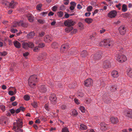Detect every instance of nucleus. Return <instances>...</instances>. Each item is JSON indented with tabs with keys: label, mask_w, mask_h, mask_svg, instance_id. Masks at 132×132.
I'll return each mask as SVG.
<instances>
[{
	"label": "nucleus",
	"mask_w": 132,
	"mask_h": 132,
	"mask_svg": "<svg viewBox=\"0 0 132 132\" xmlns=\"http://www.w3.org/2000/svg\"><path fill=\"white\" fill-rule=\"evenodd\" d=\"M23 122L21 119H19L16 120L13 123V130L15 132H23V130L21 128L22 127Z\"/></svg>",
	"instance_id": "f257e3e1"
},
{
	"label": "nucleus",
	"mask_w": 132,
	"mask_h": 132,
	"mask_svg": "<svg viewBox=\"0 0 132 132\" xmlns=\"http://www.w3.org/2000/svg\"><path fill=\"white\" fill-rule=\"evenodd\" d=\"M38 81L37 77L36 75L31 76L28 79V85L31 88H33L36 85V82Z\"/></svg>",
	"instance_id": "f03ea898"
},
{
	"label": "nucleus",
	"mask_w": 132,
	"mask_h": 132,
	"mask_svg": "<svg viewBox=\"0 0 132 132\" xmlns=\"http://www.w3.org/2000/svg\"><path fill=\"white\" fill-rule=\"evenodd\" d=\"M115 59L117 61L121 63L126 61L127 60V57L125 55L119 53L116 55Z\"/></svg>",
	"instance_id": "7ed1b4c3"
},
{
	"label": "nucleus",
	"mask_w": 132,
	"mask_h": 132,
	"mask_svg": "<svg viewBox=\"0 0 132 132\" xmlns=\"http://www.w3.org/2000/svg\"><path fill=\"white\" fill-rule=\"evenodd\" d=\"M34 46V43L31 42H23L22 43V47L25 49H28L29 48H32Z\"/></svg>",
	"instance_id": "20e7f679"
},
{
	"label": "nucleus",
	"mask_w": 132,
	"mask_h": 132,
	"mask_svg": "<svg viewBox=\"0 0 132 132\" xmlns=\"http://www.w3.org/2000/svg\"><path fill=\"white\" fill-rule=\"evenodd\" d=\"M100 44L101 46L104 45L105 47H108L112 46L111 42L109 39H105L103 41L101 42Z\"/></svg>",
	"instance_id": "39448f33"
},
{
	"label": "nucleus",
	"mask_w": 132,
	"mask_h": 132,
	"mask_svg": "<svg viewBox=\"0 0 132 132\" xmlns=\"http://www.w3.org/2000/svg\"><path fill=\"white\" fill-rule=\"evenodd\" d=\"M76 23L74 21L72 20H67L64 21V24L67 27H71Z\"/></svg>",
	"instance_id": "423d86ee"
},
{
	"label": "nucleus",
	"mask_w": 132,
	"mask_h": 132,
	"mask_svg": "<svg viewBox=\"0 0 132 132\" xmlns=\"http://www.w3.org/2000/svg\"><path fill=\"white\" fill-rule=\"evenodd\" d=\"M49 99L51 103L52 104L54 105L56 104L57 98L55 94H52L50 97Z\"/></svg>",
	"instance_id": "0eeeda50"
},
{
	"label": "nucleus",
	"mask_w": 132,
	"mask_h": 132,
	"mask_svg": "<svg viewBox=\"0 0 132 132\" xmlns=\"http://www.w3.org/2000/svg\"><path fill=\"white\" fill-rule=\"evenodd\" d=\"M124 113L126 116L132 118V110L126 109L124 111Z\"/></svg>",
	"instance_id": "6e6552de"
},
{
	"label": "nucleus",
	"mask_w": 132,
	"mask_h": 132,
	"mask_svg": "<svg viewBox=\"0 0 132 132\" xmlns=\"http://www.w3.org/2000/svg\"><path fill=\"white\" fill-rule=\"evenodd\" d=\"M117 14V12L115 10H113L110 12L108 14L109 17L112 18L116 17Z\"/></svg>",
	"instance_id": "1a4fd4ad"
},
{
	"label": "nucleus",
	"mask_w": 132,
	"mask_h": 132,
	"mask_svg": "<svg viewBox=\"0 0 132 132\" xmlns=\"http://www.w3.org/2000/svg\"><path fill=\"white\" fill-rule=\"evenodd\" d=\"M84 82V85L85 86L87 87L89 86L92 85L93 80L90 78L88 79L85 81Z\"/></svg>",
	"instance_id": "9d476101"
},
{
	"label": "nucleus",
	"mask_w": 132,
	"mask_h": 132,
	"mask_svg": "<svg viewBox=\"0 0 132 132\" xmlns=\"http://www.w3.org/2000/svg\"><path fill=\"white\" fill-rule=\"evenodd\" d=\"M120 33L121 35H123L126 32V30L124 27L122 26L119 28V29Z\"/></svg>",
	"instance_id": "9b49d317"
},
{
	"label": "nucleus",
	"mask_w": 132,
	"mask_h": 132,
	"mask_svg": "<svg viewBox=\"0 0 132 132\" xmlns=\"http://www.w3.org/2000/svg\"><path fill=\"white\" fill-rule=\"evenodd\" d=\"M39 90L41 93L45 92L47 90L46 86L43 85H41L39 88Z\"/></svg>",
	"instance_id": "f8f14e48"
},
{
	"label": "nucleus",
	"mask_w": 132,
	"mask_h": 132,
	"mask_svg": "<svg viewBox=\"0 0 132 132\" xmlns=\"http://www.w3.org/2000/svg\"><path fill=\"white\" fill-rule=\"evenodd\" d=\"M52 40L51 37L48 35L45 36L44 38V41L46 43H49L52 41Z\"/></svg>",
	"instance_id": "ddd939ff"
},
{
	"label": "nucleus",
	"mask_w": 132,
	"mask_h": 132,
	"mask_svg": "<svg viewBox=\"0 0 132 132\" xmlns=\"http://www.w3.org/2000/svg\"><path fill=\"white\" fill-rule=\"evenodd\" d=\"M101 127V129L102 131H105L107 128V125L104 122H102L100 124Z\"/></svg>",
	"instance_id": "4468645a"
},
{
	"label": "nucleus",
	"mask_w": 132,
	"mask_h": 132,
	"mask_svg": "<svg viewBox=\"0 0 132 132\" xmlns=\"http://www.w3.org/2000/svg\"><path fill=\"white\" fill-rule=\"evenodd\" d=\"M17 4L18 3L16 2L12 1L9 3V6L11 8H14L16 6Z\"/></svg>",
	"instance_id": "2eb2a0df"
},
{
	"label": "nucleus",
	"mask_w": 132,
	"mask_h": 132,
	"mask_svg": "<svg viewBox=\"0 0 132 132\" xmlns=\"http://www.w3.org/2000/svg\"><path fill=\"white\" fill-rule=\"evenodd\" d=\"M18 26H22L24 27H27L28 26L27 23H24L22 21H18Z\"/></svg>",
	"instance_id": "dca6fc26"
},
{
	"label": "nucleus",
	"mask_w": 132,
	"mask_h": 132,
	"mask_svg": "<svg viewBox=\"0 0 132 132\" xmlns=\"http://www.w3.org/2000/svg\"><path fill=\"white\" fill-rule=\"evenodd\" d=\"M69 48V46L68 44L63 45H62L60 49L61 51V52H63L64 51L66 50Z\"/></svg>",
	"instance_id": "f3484780"
},
{
	"label": "nucleus",
	"mask_w": 132,
	"mask_h": 132,
	"mask_svg": "<svg viewBox=\"0 0 132 132\" xmlns=\"http://www.w3.org/2000/svg\"><path fill=\"white\" fill-rule=\"evenodd\" d=\"M110 120L111 123L114 124H116L118 122V120L117 118L112 117L110 118Z\"/></svg>",
	"instance_id": "a211bd4d"
},
{
	"label": "nucleus",
	"mask_w": 132,
	"mask_h": 132,
	"mask_svg": "<svg viewBox=\"0 0 132 132\" xmlns=\"http://www.w3.org/2000/svg\"><path fill=\"white\" fill-rule=\"evenodd\" d=\"M13 44L14 46L18 48H20L21 46L20 43L17 40H15L13 42Z\"/></svg>",
	"instance_id": "6ab92c4d"
},
{
	"label": "nucleus",
	"mask_w": 132,
	"mask_h": 132,
	"mask_svg": "<svg viewBox=\"0 0 132 132\" xmlns=\"http://www.w3.org/2000/svg\"><path fill=\"white\" fill-rule=\"evenodd\" d=\"M101 58V56L100 54H96L93 56V59L95 61H97L100 60Z\"/></svg>",
	"instance_id": "aec40b11"
},
{
	"label": "nucleus",
	"mask_w": 132,
	"mask_h": 132,
	"mask_svg": "<svg viewBox=\"0 0 132 132\" xmlns=\"http://www.w3.org/2000/svg\"><path fill=\"white\" fill-rule=\"evenodd\" d=\"M111 75L114 78H117L119 76L118 72L116 70H114L112 71L111 73Z\"/></svg>",
	"instance_id": "412c9836"
},
{
	"label": "nucleus",
	"mask_w": 132,
	"mask_h": 132,
	"mask_svg": "<svg viewBox=\"0 0 132 132\" xmlns=\"http://www.w3.org/2000/svg\"><path fill=\"white\" fill-rule=\"evenodd\" d=\"M27 17L28 20L30 22H32L34 20V17L32 15L29 14L28 15Z\"/></svg>",
	"instance_id": "4be33fe9"
},
{
	"label": "nucleus",
	"mask_w": 132,
	"mask_h": 132,
	"mask_svg": "<svg viewBox=\"0 0 132 132\" xmlns=\"http://www.w3.org/2000/svg\"><path fill=\"white\" fill-rule=\"evenodd\" d=\"M127 72L129 76L132 78V69L130 68H128L127 70Z\"/></svg>",
	"instance_id": "5701e85b"
},
{
	"label": "nucleus",
	"mask_w": 132,
	"mask_h": 132,
	"mask_svg": "<svg viewBox=\"0 0 132 132\" xmlns=\"http://www.w3.org/2000/svg\"><path fill=\"white\" fill-rule=\"evenodd\" d=\"M93 20L92 19L90 18H87L85 20V22L88 24L91 23L93 22Z\"/></svg>",
	"instance_id": "b1692460"
},
{
	"label": "nucleus",
	"mask_w": 132,
	"mask_h": 132,
	"mask_svg": "<svg viewBox=\"0 0 132 132\" xmlns=\"http://www.w3.org/2000/svg\"><path fill=\"white\" fill-rule=\"evenodd\" d=\"M77 86V83L76 82H75L73 83L72 84H70L68 85V86L70 88H74L75 87H76Z\"/></svg>",
	"instance_id": "393cba45"
},
{
	"label": "nucleus",
	"mask_w": 132,
	"mask_h": 132,
	"mask_svg": "<svg viewBox=\"0 0 132 132\" xmlns=\"http://www.w3.org/2000/svg\"><path fill=\"white\" fill-rule=\"evenodd\" d=\"M35 35V34L34 32H32L27 35V37L28 38H32Z\"/></svg>",
	"instance_id": "a878e982"
},
{
	"label": "nucleus",
	"mask_w": 132,
	"mask_h": 132,
	"mask_svg": "<svg viewBox=\"0 0 132 132\" xmlns=\"http://www.w3.org/2000/svg\"><path fill=\"white\" fill-rule=\"evenodd\" d=\"M52 47L54 48H58V45L56 42H53L51 45Z\"/></svg>",
	"instance_id": "bb28decb"
},
{
	"label": "nucleus",
	"mask_w": 132,
	"mask_h": 132,
	"mask_svg": "<svg viewBox=\"0 0 132 132\" xmlns=\"http://www.w3.org/2000/svg\"><path fill=\"white\" fill-rule=\"evenodd\" d=\"M68 27L65 29V32H69L73 29V27Z\"/></svg>",
	"instance_id": "cd10ccee"
},
{
	"label": "nucleus",
	"mask_w": 132,
	"mask_h": 132,
	"mask_svg": "<svg viewBox=\"0 0 132 132\" xmlns=\"http://www.w3.org/2000/svg\"><path fill=\"white\" fill-rule=\"evenodd\" d=\"M127 10V6L126 5L123 4L122 5V10L123 12H125Z\"/></svg>",
	"instance_id": "c85d7f7f"
},
{
	"label": "nucleus",
	"mask_w": 132,
	"mask_h": 132,
	"mask_svg": "<svg viewBox=\"0 0 132 132\" xmlns=\"http://www.w3.org/2000/svg\"><path fill=\"white\" fill-rule=\"evenodd\" d=\"M87 55V51H84L81 52V56L82 57L84 58L86 57Z\"/></svg>",
	"instance_id": "c756f323"
},
{
	"label": "nucleus",
	"mask_w": 132,
	"mask_h": 132,
	"mask_svg": "<svg viewBox=\"0 0 132 132\" xmlns=\"http://www.w3.org/2000/svg\"><path fill=\"white\" fill-rule=\"evenodd\" d=\"M78 26L80 30H82L84 29V26L83 24L81 22H79L78 23Z\"/></svg>",
	"instance_id": "7c9ffc66"
},
{
	"label": "nucleus",
	"mask_w": 132,
	"mask_h": 132,
	"mask_svg": "<svg viewBox=\"0 0 132 132\" xmlns=\"http://www.w3.org/2000/svg\"><path fill=\"white\" fill-rule=\"evenodd\" d=\"M71 113L72 115L74 116H76L78 114V113L76 110L75 109L72 110Z\"/></svg>",
	"instance_id": "2f4dec72"
},
{
	"label": "nucleus",
	"mask_w": 132,
	"mask_h": 132,
	"mask_svg": "<svg viewBox=\"0 0 132 132\" xmlns=\"http://www.w3.org/2000/svg\"><path fill=\"white\" fill-rule=\"evenodd\" d=\"M103 65L104 66H109L110 65V62L109 60H106L103 63Z\"/></svg>",
	"instance_id": "473e14b6"
},
{
	"label": "nucleus",
	"mask_w": 132,
	"mask_h": 132,
	"mask_svg": "<svg viewBox=\"0 0 132 132\" xmlns=\"http://www.w3.org/2000/svg\"><path fill=\"white\" fill-rule=\"evenodd\" d=\"M80 128L82 130H86L87 128V126L86 125H85L84 124H81L80 125Z\"/></svg>",
	"instance_id": "72a5a7b5"
},
{
	"label": "nucleus",
	"mask_w": 132,
	"mask_h": 132,
	"mask_svg": "<svg viewBox=\"0 0 132 132\" xmlns=\"http://www.w3.org/2000/svg\"><path fill=\"white\" fill-rule=\"evenodd\" d=\"M42 6V4H40L37 5L36 8L37 10L39 11H40L41 9V7Z\"/></svg>",
	"instance_id": "f704fd0d"
},
{
	"label": "nucleus",
	"mask_w": 132,
	"mask_h": 132,
	"mask_svg": "<svg viewBox=\"0 0 132 132\" xmlns=\"http://www.w3.org/2000/svg\"><path fill=\"white\" fill-rule=\"evenodd\" d=\"M110 90L112 92L115 91L117 88V87L115 85H113L111 87V88H110Z\"/></svg>",
	"instance_id": "c9c22d12"
},
{
	"label": "nucleus",
	"mask_w": 132,
	"mask_h": 132,
	"mask_svg": "<svg viewBox=\"0 0 132 132\" xmlns=\"http://www.w3.org/2000/svg\"><path fill=\"white\" fill-rule=\"evenodd\" d=\"M79 109L81 111L82 113H84L85 111V108L83 106H81L79 108Z\"/></svg>",
	"instance_id": "e433bc0d"
},
{
	"label": "nucleus",
	"mask_w": 132,
	"mask_h": 132,
	"mask_svg": "<svg viewBox=\"0 0 132 132\" xmlns=\"http://www.w3.org/2000/svg\"><path fill=\"white\" fill-rule=\"evenodd\" d=\"M31 105L34 108H36L38 106L37 103L35 102H33L32 103Z\"/></svg>",
	"instance_id": "4c0bfd02"
},
{
	"label": "nucleus",
	"mask_w": 132,
	"mask_h": 132,
	"mask_svg": "<svg viewBox=\"0 0 132 132\" xmlns=\"http://www.w3.org/2000/svg\"><path fill=\"white\" fill-rule=\"evenodd\" d=\"M24 98L26 101H28L30 99V97L28 95H26L24 96Z\"/></svg>",
	"instance_id": "58836bf2"
},
{
	"label": "nucleus",
	"mask_w": 132,
	"mask_h": 132,
	"mask_svg": "<svg viewBox=\"0 0 132 132\" xmlns=\"http://www.w3.org/2000/svg\"><path fill=\"white\" fill-rule=\"evenodd\" d=\"M57 8L58 7L57 5H54L52 7V10L53 11H55L57 10Z\"/></svg>",
	"instance_id": "ea45409f"
},
{
	"label": "nucleus",
	"mask_w": 132,
	"mask_h": 132,
	"mask_svg": "<svg viewBox=\"0 0 132 132\" xmlns=\"http://www.w3.org/2000/svg\"><path fill=\"white\" fill-rule=\"evenodd\" d=\"M92 7L91 6H89L87 8V11L88 12H90L92 11Z\"/></svg>",
	"instance_id": "a19ab883"
},
{
	"label": "nucleus",
	"mask_w": 132,
	"mask_h": 132,
	"mask_svg": "<svg viewBox=\"0 0 132 132\" xmlns=\"http://www.w3.org/2000/svg\"><path fill=\"white\" fill-rule=\"evenodd\" d=\"M62 132H69L68 128L66 127H64L62 129Z\"/></svg>",
	"instance_id": "79ce46f5"
},
{
	"label": "nucleus",
	"mask_w": 132,
	"mask_h": 132,
	"mask_svg": "<svg viewBox=\"0 0 132 132\" xmlns=\"http://www.w3.org/2000/svg\"><path fill=\"white\" fill-rule=\"evenodd\" d=\"M11 31L13 33H15L17 32L18 30L16 29H13L12 28V27H11Z\"/></svg>",
	"instance_id": "37998d69"
},
{
	"label": "nucleus",
	"mask_w": 132,
	"mask_h": 132,
	"mask_svg": "<svg viewBox=\"0 0 132 132\" xmlns=\"http://www.w3.org/2000/svg\"><path fill=\"white\" fill-rule=\"evenodd\" d=\"M38 22L41 24H43L45 22V21L44 20L40 19H38L37 20Z\"/></svg>",
	"instance_id": "c03bdc74"
},
{
	"label": "nucleus",
	"mask_w": 132,
	"mask_h": 132,
	"mask_svg": "<svg viewBox=\"0 0 132 132\" xmlns=\"http://www.w3.org/2000/svg\"><path fill=\"white\" fill-rule=\"evenodd\" d=\"M45 46V44L44 43H41L39 44L38 45V47L41 48L44 47Z\"/></svg>",
	"instance_id": "a18cd8bd"
},
{
	"label": "nucleus",
	"mask_w": 132,
	"mask_h": 132,
	"mask_svg": "<svg viewBox=\"0 0 132 132\" xmlns=\"http://www.w3.org/2000/svg\"><path fill=\"white\" fill-rule=\"evenodd\" d=\"M0 54V55L1 56H4L7 54V53L6 52L3 51V52H1Z\"/></svg>",
	"instance_id": "49530a36"
},
{
	"label": "nucleus",
	"mask_w": 132,
	"mask_h": 132,
	"mask_svg": "<svg viewBox=\"0 0 132 132\" xmlns=\"http://www.w3.org/2000/svg\"><path fill=\"white\" fill-rule=\"evenodd\" d=\"M45 33L43 31H42L39 33V36L40 37L43 36L45 35Z\"/></svg>",
	"instance_id": "de8ad7c7"
},
{
	"label": "nucleus",
	"mask_w": 132,
	"mask_h": 132,
	"mask_svg": "<svg viewBox=\"0 0 132 132\" xmlns=\"http://www.w3.org/2000/svg\"><path fill=\"white\" fill-rule=\"evenodd\" d=\"M57 14L59 16L61 17L63 15V13L62 11H60L58 12Z\"/></svg>",
	"instance_id": "09e8293b"
},
{
	"label": "nucleus",
	"mask_w": 132,
	"mask_h": 132,
	"mask_svg": "<svg viewBox=\"0 0 132 132\" xmlns=\"http://www.w3.org/2000/svg\"><path fill=\"white\" fill-rule=\"evenodd\" d=\"M69 3V1L68 0H64L63 3L64 5H67Z\"/></svg>",
	"instance_id": "8fccbe9b"
},
{
	"label": "nucleus",
	"mask_w": 132,
	"mask_h": 132,
	"mask_svg": "<svg viewBox=\"0 0 132 132\" xmlns=\"http://www.w3.org/2000/svg\"><path fill=\"white\" fill-rule=\"evenodd\" d=\"M105 31V29L103 28H102L100 30V32L101 34H102L104 33Z\"/></svg>",
	"instance_id": "3c124183"
},
{
	"label": "nucleus",
	"mask_w": 132,
	"mask_h": 132,
	"mask_svg": "<svg viewBox=\"0 0 132 132\" xmlns=\"http://www.w3.org/2000/svg\"><path fill=\"white\" fill-rule=\"evenodd\" d=\"M18 21H14L13 23V27H16L18 26V25L17 23Z\"/></svg>",
	"instance_id": "603ef678"
},
{
	"label": "nucleus",
	"mask_w": 132,
	"mask_h": 132,
	"mask_svg": "<svg viewBox=\"0 0 132 132\" xmlns=\"http://www.w3.org/2000/svg\"><path fill=\"white\" fill-rule=\"evenodd\" d=\"M61 108L62 110H65L67 106L65 105H63L61 106Z\"/></svg>",
	"instance_id": "864d4df0"
},
{
	"label": "nucleus",
	"mask_w": 132,
	"mask_h": 132,
	"mask_svg": "<svg viewBox=\"0 0 132 132\" xmlns=\"http://www.w3.org/2000/svg\"><path fill=\"white\" fill-rule=\"evenodd\" d=\"M0 108L3 111L5 110V106L4 105H2L0 106Z\"/></svg>",
	"instance_id": "5fc2aeb1"
},
{
	"label": "nucleus",
	"mask_w": 132,
	"mask_h": 132,
	"mask_svg": "<svg viewBox=\"0 0 132 132\" xmlns=\"http://www.w3.org/2000/svg\"><path fill=\"white\" fill-rule=\"evenodd\" d=\"M8 94L10 95H14V92L12 91H9L8 92Z\"/></svg>",
	"instance_id": "6e6d98bb"
},
{
	"label": "nucleus",
	"mask_w": 132,
	"mask_h": 132,
	"mask_svg": "<svg viewBox=\"0 0 132 132\" xmlns=\"http://www.w3.org/2000/svg\"><path fill=\"white\" fill-rule=\"evenodd\" d=\"M98 10H95L93 12H92L93 16H94L95 14L97 13L98 12Z\"/></svg>",
	"instance_id": "4d7b16f0"
},
{
	"label": "nucleus",
	"mask_w": 132,
	"mask_h": 132,
	"mask_svg": "<svg viewBox=\"0 0 132 132\" xmlns=\"http://www.w3.org/2000/svg\"><path fill=\"white\" fill-rule=\"evenodd\" d=\"M75 102L77 104H79V101L78 100L77 98H75L74 100Z\"/></svg>",
	"instance_id": "13d9d810"
},
{
	"label": "nucleus",
	"mask_w": 132,
	"mask_h": 132,
	"mask_svg": "<svg viewBox=\"0 0 132 132\" xmlns=\"http://www.w3.org/2000/svg\"><path fill=\"white\" fill-rule=\"evenodd\" d=\"M70 4L71 5V6H74V7H75L76 5V3L74 2H71L70 3Z\"/></svg>",
	"instance_id": "bf43d9fd"
},
{
	"label": "nucleus",
	"mask_w": 132,
	"mask_h": 132,
	"mask_svg": "<svg viewBox=\"0 0 132 132\" xmlns=\"http://www.w3.org/2000/svg\"><path fill=\"white\" fill-rule=\"evenodd\" d=\"M91 14L90 12H86L85 13V15L86 16H90Z\"/></svg>",
	"instance_id": "052dcab7"
},
{
	"label": "nucleus",
	"mask_w": 132,
	"mask_h": 132,
	"mask_svg": "<svg viewBox=\"0 0 132 132\" xmlns=\"http://www.w3.org/2000/svg\"><path fill=\"white\" fill-rule=\"evenodd\" d=\"M29 54V53L28 52H26L23 53V56L24 57H26L28 56Z\"/></svg>",
	"instance_id": "680f3d73"
},
{
	"label": "nucleus",
	"mask_w": 132,
	"mask_h": 132,
	"mask_svg": "<svg viewBox=\"0 0 132 132\" xmlns=\"http://www.w3.org/2000/svg\"><path fill=\"white\" fill-rule=\"evenodd\" d=\"M15 99V97L14 96H13L11 97L10 98V100L11 101L13 102L14 101Z\"/></svg>",
	"instance_id": "e2e57ef3"
},
{
	"label": "nucleus",
	"mask_w": 132,
	"mask_h": 132,
	"mask_svg": "<svg viewBox=\"0 0 132 132\" xmlns=\"http://www.w3.org/2000/svg\"><path fill=\"white\" fill-rule=\"evenodd\" d=\"M9 110L10 111L11 113L12 114H13V113H14L15 112V110L13 109H10Z\"/></svg>",
	"instance_id": "0e129e2a"
},
{
	"label": "nucleus",
	"mask_w": 132,
	"mask_h": 132,
	"mask_svg": "<svg viewBox=\"0 0 132 132\" xmlns=\"http://www.w3.org/2000/svg\"><path fill=\"white\" fill-rule=\"evenodd\" d=\"M38 47H35L33 50V51L34 52H37L38 50Z\"/></svg>",
	"instance_id": "69168bd1"
},
{
	"label": "nucleus",
	"mask_w": 132,
	"mask_h": 132,
	"mask_svg": "<svg viewBox=\"0 0 132 132\" xmlns=\"http://www.w3.org/2000/svg\"><path fill=\"white\" fill-rule=\"evenodd\" d=\"M17 104V102L16 101L12 103V105L13 106H15Z\"/></svg>",
	"instance_id": "338daca9"
},
{
	"label": "nucleus",
	"mask_w": 132,
	"mask_h": 132,
	"mask_svg": "<svg viewBox=\"0 0 132 132\" xmlns=\"http://www.w3.org/2000/svg\"><path fill=\"white\" fill-rule=\"evenodd\" d=\"M45 108L46 110H49L48 106V104H46L45 105Z\"/></svg>",
	"instance_id": "774afa93"
}]
</instances>
